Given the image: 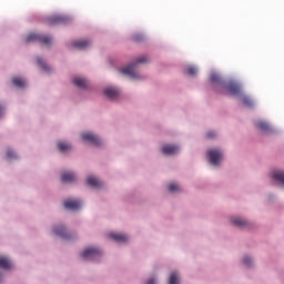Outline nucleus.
Masks as SVG:
<instances>
[{
	"label": "nucleus",
	"mask_w": 284,
	"mask_h": 284,
	"mask_svg": "<svg viewBox=\"0 0 284 284\" xmlns=\"http://www.w3.org/2000/svg\"><path fill=\"white\" fill-rule=\"evenodd\" d=\"M73 83H74V85H77L78 88H82V89H85V88H88V85H89L87 79H82L81 77H75V78L73 79Z\"/></svg>",
	"instance_id": "14"
},
{
	"label": "nucleus",
	"mask_w": 284,
	"mask_h": 284,
	"mask_svg": "<svg viewBox=\"0 0 284 284\" xmlns=\"http://www.w3.org/2000/svg\"><path fill=\"white\" fill-rule=\"evenodd\" d=\"M89 45H91V41H74L72 43L73 48H77L78 50H85L87 48H89Z\"/></svg>",
	"instance_id": "11"
},
{
	"label": "nucleus",
	"mask_w": 284,
	"mask_h": 284,
	"mask_svg": "<svg viewBox=\"0 0 284 284\" xmlns=\"http://www.w3.org/2000/svg\"><path fill=\"white\" fill-rule=\"evenodd\" d=\"M38 64L40 65V68H42V70H44L45 72L50 71L49 65H47V63L42 60V59H38Z\"/></svg>",
	"instance_id": "25"
},
{
	"label": "nucleus",
	"mask_w": 284,
	"mask_h": 284,
	"mask_svg": "<svg viewBox=\"0 0 284 284\" xmlns=\"http://www.w3.org/2000/svg\"><path fill=\"white\" fill-rule=\"evenodd\" d=\"M2 278V274H0V280Z\"/></svg>",
	"instance_id": "35"
},
{
	"label": "nucleus",
	"mask_w": 284,
	"mask_h": 284,
	"mask_svg": "<svg viewBox=\"0 0 284 284\" xmlns=\"http://www.w3.org/2000/svg\"><path fill=\"white\" fill-rule=\"evenodd\" d=\"M146 284H155V278H149V281L146 282Z\"/></svg>",
	"instance_id": "33"
},
{
	"label": "nucleus",
	"mask_w": 284,
	"mask_h": 284,
	"mask_svg": "<svg viewBox=\"0 0 284 284\" xmlns=\"http://www.w3.org/2000/svg\"><path fill=\"white\" fill-rule=\"evenodd\" d=\"M87 182L92 187H101V185H103L102 181H100V179H97V176H88Z\"/></svg>",
	"instance_id": "13"
},
{
	"label": "nucleus",
	"mask_w": 284,
	"mask_h": 284,
	"mask_svg": "<svg viewBox=\"0 0 284 284\" xmlns=\"http://www.w3.org/2000/svg\"><path fill=\"white\" fill-rule=\"evenodd\" d=\"M243 263H244V265H251L252 264V258L250 256H244Z\"/></svg>",
	"instance_id": "29"
},
{
	"label": "nucleus",
	"mask_w": 284,
	"mask_h": 284,
	"mask_svg": "<svg viewBox=\"0 0 284 284\" xmlns=\"http://www.w3.org/2000/svg\"><path fill=\"white\" fill-rule=\"evenodd\" d=\"M273 179L284 185V172H274Z\"/></svg>",
	"instance_id": "23"
},
{
	"label": "nucleus",
	"mask_w": 284,
	"mask_h": 284,
	"mask_svg": "<svg viewBox=\"0 0 284 284\" xmlns=\"http://www.w3.org/2000/svg\"><path fill=\"white\" fill-rule=\"evenodd\" d=\"M83 141H89L92 145H101V139L100 136H97L95 134H92L91 132H84L82 134Z\"/></svg>",
	"instance_id": "5"
},
{
	"label": "nucleus",
	"mask_w": 284,
	"mask_h": 284,
	"mask_svg": "<svg viewBox=\"0 0 284 284\" xmlns=\"http://www.w3.org/2000/svg\"><path fill=\"white\" fill-rule=\"evenodd\" d=\"M256 125L263 132H270V130H271V128H270V125H268V123L266 121H258Z\"/></svg>",
	"instance_id": "22"
},
{
	"label": "nucleus",
	"mask_w": 284,
	"mask_h": 284,
	"mask_svg": "<svg viewBox=\"0 0 284 284\" xmlns=\"http://www.w3.org/2000/svg\"><path fill=\"white\" fill-rule=\"evenodd\" d=\"M58 148L61 152H68V150H71L72 145H70V143H67L65 141H60L58 143Z\"/></svg>",
	"instance_id": "19"
},
{
	"label": "nucleus",
	"mask_w": 284,
	"mask_h": 284,
	"mask_svg": "<svg viewBox=\"0 0 284 284\" xmlns=\"http://www.w3.org/2000/svg\"><path fill=\"white\" fill-rule=\"evenodd\" d=\"M67 21H68V17L55 16V17H50L47 20V23L49 26H57L59 23H67Z\"/></svg>",
	"instance_id": "7"
},
{
	"label": "nucleus",
	"mask_w": 284,
	"mask_h": 284,
	"mask_svg": "<svg viewBox=\"0 0 284 284\" xmlns=\"http://www.w3.org/2000/svg\"><path fill=\"white\" fill-rule=\"evenodd\" d=\"M81 205L82 203L78 199H68L64 201V207H67V210H79Z\"/></svg>",
	"instance_id": "6"
},
{
	"label": "nucleus",
	"mask_w": 284,
	"mask_h": 284,
	"mask_svg": "<svg viewBox=\"0 0 284 284\" xmlns=\"http://www.w3.org/2000/svg\"><path fill=\"white\" fill-rule=\"evenodd\" d=\"M169 190L171 192H176L178 190H180V185H178L176 183H171V185H169Z\"/></svg>",
	"instance_id": "27"
},
{
	"label": "nucleus",
	"mask_w": 284,
	"mask_h": 284,
	"mask_svg": "<svg viewBox=\"0 0 284 284\" xmlns=\"http://www.w3.org/2000/svg\"><path fill=\"white\" fill-rule=\"evenodd\" d=\"M0 267L9 270L10 267H12V263L7 256H0Z\"/></svg>",
	"instance_id": "18"
},
{
	"label": "nucleus",
	"mask_w": 284,
	"mask_h": 284,
	"mask_svg": "<svg viewBox=\"0 0 284 284\" xmlns=\"http://www.w3.org/2000/svg\"><path fill=\"white\" fill-rule=\"evenodd\" d=\"M104 94L105 97H109V99H116L120 94V90L116 88H105Z\"/></svg>",
	"instance_id": "9"
},
{
	"label": "nucleus",
	"mask_w": 284,
	"mask_h": 284,
	"mask_svg": "<svg viewBox=\"0 0 284 284\" xmlns=\"http://www.w3.org/2000/svg\"><path fill=\"white\" fill-rule=\"evenodd\" d=\"M13 85H17L18 88H24L27 85V81L24 79L14 78L12 79Z\"/></svg>",
	"instance_id": "21"
},
{
	"label": "nucleus",
	"mask_w": 284,
	"mask_h": 284,
	"mask_svg": "<svg viewBox=\"0 0 284 284\" xmlns=\"http://www.w3.org/2000/svg\"><path fill=\"white\" fill-rule=\"evenodd\" d=\"M111 239H114V241L124 242L128 241L129 236L126 234H116L114 232H111L110 234Z\"/></svg>",
	"instance_id": "17"
},
{
	"label": "nucleus",
	"mask_w": 284,
	"mask_h": 284,
	"mask_svg": "<svg viewBox=\"0 0 284 284\" xmlns=\"http://www.w3.org/2000/svg\"><path fill=\"white\" fill-rule=\"evenodd\" d=\"M227 90L230 94H233V95L241 94V85H239L237 83H229Z\"/></svg>",
	"instance_id": "12"
},
{
	"label": "nucleus",
	"mask_w": 284,
	"mask_h": 284,
	"mask_svg": "<svg viewBox=\"0 0 284 284\" xmlns=\"http://www.w3.org/2000/svg\"><path fill=\"white\" fill-rule=\"evenodd\" d=\"M242 101H243L244 105H247V106L253 105V101H252V99H250V97H243Z\"/></svg>",
	"instance_id": "26"
},
{
	"label": "nucleus",
	"mask_w": 284,
	"mask_h": 284,
	"mask_svg": "<svg viewBox=\"0 0 284 284\" xmlns=\"http://www.w3.org/2000/svg\"><path fill=\"white\" fill-rule=\"evenodd\" d=\"M54 234H59L63 239H70V235L67 233L65 227L61 225L60 227H53Z\"/></svg>",
	"instance_id": "16"
},
{
	"label": "nucleus",
	"mask_w": 284,
	"mask_h": 284,
	"mask_svg": "<svg viewBox=\"0 0 284 284\" xmlns=\"http://www.w3.org/2000/svg\"><path fill=\"white\" fill-rule=\"evenodd\" d=\"M7 156H8V159H13V158L17 156V154H16V152H13L12 150H8Z\"/></svg>",
	"instance_id": "30"
},
{
	"label": "nucleus",
	"mask_w": 284,
	"mask_h": 284,
	"mask_svg": "<svg viewBox=\"0 0 284 284\" xmlns=\"http://www.w3.org/2000/svg\"><path fill=\"white\" fill-rule=\"evenodd\" d=\"M207 156L213 165H219L220 161L222 160L223 152H221V150H209Z\"/></svg>",
	"instance_id": "4"
},
{
	"label": "nucleus",
	"mask_w": 284,
	"mask_h": 284,
	"mask_svg": "<svg viewBox=\"0 0 284 284\" xmlns=\"http://www.w3.org/2000/svg\"><path fill=\"white\" fill-rule=\"evenodd\" d=\"M149 61L148 57H140V59H136L135 63H130L126 68H122L120 72L122 74H126L131 77L132 79H138L139 74L136 72L139 63H146Z\"/></svg>",
	"instance_id": "1"
},
{
	"label": "nucleus",
	"mask_w": 284,
	"mask_h": 284,
	"mask_svg": "<svg viewBox=\"0 0 284 284\" xmlns=\"http://www.w3.org/2000/svg\"><path fill=\"white\" fill-rule=\"evenodd\" d=\"M210 80L212 83H220V85L224 87L219 74H211Z\"/></svg>",
	"instance_id": "24"
},
{
	"label": "nucleus",
	"mask_w": 284,
	"mask_h": 284,
	"mask_svg": "<svg viewBox=\"0 0 284 284\" xmlns=\"http://www.w3.org/2000/svg\"><path fill=\"white\" fill-rule=\"evenodd\" d=\"M77 174L74 172H63L61 175V180L63 183H72L75 181Z\"/></svg>",
	"instance_id": "8"
},
{
	"label": "nucleus",
	"mask_w": 284,
	"mask_h": 284,
	"mask_svg": "<svg viewBox=\"0 0 284 284\" xmlns=\"http://www.w3.org/2000/svg\"><path fill=\"white\" fill-rule=\"evenodd\" d=\"M32 41H39L41 43H44V45H50L52 43V37H47L44 34H29L27 37L26 42L31 43Z\"/></svg>",
	"instance_id": "2"
},
{
	"label": "nucleus",
	"mask_w": 284,
	"mask_h": 284,
	"mask_svg": "<svg viewBox=\"0 0 284 284\" xmlns=\"http://www.w3.org/2000/svg\"><path fill=\"white\" fill-rule=\"evenodd\" d=\"M169 284H180V276L178 272H172L169 278Z\"/></svg>",
	"instance_id": "20"
},
{
	"label": "nucleus",
	"mask_w": 284,
	"mask_h": 284,
	"mask_svg": "<svg viewBox=\"0 0 284 284\" xmlns=\"http://www.w3.org/2000/svg\"><path fill=\"white\" fill-rule=\"evenodd\" d=\"M102 255V251L99 247H87L82 252V257L84 260H95L99 258Z\"/></svg>",
	"instance_id": "3"
},
{
	"label": "nucleus",
	"mask_w": 284,
	"mask_h": 284,
	"mask_svg": "<svg viewBox=\"0 0 284 284\" xmlns=\"http://www.w3.org/2000/svg\"><path fill=\"white\" fill-rule=\"evenodd\" d=\"M231 222L234 224V225H237L239 227H245L246 225H248L247 221H245V219H241L239 216H233L231 219Z\"/></svg>",
	"instance_id": "15"
},
{
	"label": "nucleus",
	"mask_w": 284,
	"mask_h": 284,
	"mask_svg": "<svg viewBox=\"0 0 284 284\" xmlns=\"http://www.w3.org/2000/svg\"><path fill=\"white\" fill-rule=\"evenodd\" d=\"M180 148L178 145H163L162 152L164 154H176L179 152Z\"/></svg>",
	"instance_id": "10"
},
{
	"label": "nucleus",
	"mask_w": 284,
	"mask_h": 284,
	"mask_svg": "<svg viewBox=\"0 0 284 284\" xmlns=\"http://www.w3.org/2000/svg\"><path fill=\"white\" fill-rule=\"evenodd\" d=\"M196 73H197L196 68H194V67L187 68V74L194 77Z\"/></svg>",
	"instance_id": "28"
},
{
	"label": "nucleus",
	"mask_w": 284,
	"mask_h": 284,
	"mask_svg": "<svg viewBox=\"0 0 284 284\" xmlns=\"http://www.w3.org/2000/svg\"><path fill=\"white\" fill-rule=\"evenodd\" d=\"M133 40H134V41H142V40H143V37H142V34H135V36L133 37Z\"/></svg>",
	"instance_id": "31"
},
{
	"label": "nucleus",
	"mask_w": 284,
	"mask_h": 284,
	"mask_svg": "<svg viewBox=\"0 0 284 284\" xmlns=\"http://www.w3.org/2000/svg\"><path fill=\"white\" fill-rule=\"evenodd\" d=\"M207 139H214L216 136L215 132H207L206 134Z\"/></svg>",
	"instance_id": "32"
},
{
	"label": "nucleus",
	"mask_w": 284,
	"mask_h": 284,
	"mask_svg": "<svg viewBox=\"0 0 284 284\" xmlns=\"http://www.w3.org/2000/svg\"><path fill=\"white\" fill-rule=\"evenodd\" d=\"M2 112H3V108L0 105V116H1Z\"/></svg>",
	"instance_id": "34"
}]
</instances>
